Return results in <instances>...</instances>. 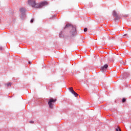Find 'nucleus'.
Segmentation results:
<instances>
[{"label":"nucleus","instance_id":"1","mask_svg":"<svg viewBox=\"0 0 131 131\" xmlns=\"http://www.w3.org/2000/svg\"><path fill=\"white\" fill-rule=\"evenodd\" d=\"M56 101H57V99H54L53 98H50L49 99V101L48 102V104L50 109H53V108H54V103H55V102H56Z\"/></svg>","mask_w":131,"mask_h":131},{"label":"nucleus","instance_id":"2","mask_svg":"<svg viewBox=\"0 0 131 131\" xmlns=\"http://www.w3.org/2000/svg\"><path fill=\"white\" fill-rule=\"evenodd\" d=\"M47 5H49V3H48V2L46 1H44L39 4H37V5H35V8H42V7H44V6H47Z\"/></svg>","mask_w":131,"mask_h":131},{"label":"nucleus","instance_id":"3","mask_svg":"<svg viewBox=\"0 0 131 131\" xmlns=\"http://www.w3.org/2000/svg\"><path fill=\"white\" fill-rule=\"evenodd\" d=\"M28 4L30 6H32L33 8H35V6H37V4L35 3V1L34 0H29L28 1Z\"/></svg>","mask_w":131,"mask_h":131},{"label":"nucleus","instance_id":"4","mask_svg":"<svg viewBox=\"0 0 131 131\" xmlns=\"http://www.w3.org/2000/svg\"><path fill=\"white\" fill-rule=\"evenodd\" d=\"M113 15L114 17H116V19H119V15H118V14H117L116 11H113Z\"/></svg>","mask_w":131,"mask_h":131},{"label":"nucleus","instance_id":"5","mask_svg":"<svg viewBox=\"0 0 131 131\" xmlns=\"http://www.w3.org/2000/svg\"><path fill=\"white\" fill-rule=\"evenodd\" d=\"M76 31V29L75 27L73 28L72 31H71V33L72 35H74L75 34V32Z\"/></svg>","mask_w":131,"mask_h":131},{"label":"nucleus","instance_id":"6","mask_svg":"<svg viewBox=\"0 0 131 131\" xmlns=\"http://www.w3.org/2000/svg\"><path fill=\"white\" fill-rule=\"evenodd\" d=\"M108 68V64H105L104 66L101 67V70L104 71L105 69H107Z\"/></svg>","mask_w":131,"mask_h":131},{"label":"nucleus","instance_id":"7","mask_svg":"<svg viewBox=\"0 0 131 131\" xmlns=\"http://www.w3.org/2000/svg\"><path fill=\"white\" fill-rule=\"evenodd\" d=\"M20 12L21 13V14H23V13H25V9H24L23 8H21L20 9Z\"/></svg>","mask_w":131,"mask_h":131},{"label":"nucleus","instance_id":"8","mask_svg":"<svg viewBox=\"0 0 131 131\" xmlns=\"http://www.w3.org/2000/svg\"><path fill=\"white\" fill-rule=\"evenodd\" d=\"M72 94L74 95L75 97H77V96H79V95L76 92H75V91H74L73 93H72Z\"/></svg>","mask_w":131,"mask_h":131},{"label":"nucleus","instance_id":"9","mask_svg":"<svg viewBox=\"0 0 131 131\" xmlns=\"http://www.w3.org/2000/svg\"><path fill=\"white\" fill-rule=\"evenodd\" d=\"M69 90L72 93L74 91V90H73V88L72 87L69 88Z\"/></svg>","mask_w":131,"mask_h":131},{"label":"nucleus","instance_id":"10","mask_svg":"<svg viewBox=\"0 0 131 131\" xmlns=\"http://www.w3.org/2000/svg\"><path fill=\"white\" fill-rule=\"evenodd\" d=\"M6 85H7V86H11V85H12V83H6Z\"/></svg>","mask_w":131,"mask_h":131},{"label":"nucleus","instance_id":"11","mask_svg":"<svg viewBox=\"0 0 131 131\" xmlns=\"http://www.w3.org/2000/svg\"><path fill=\"white\" fill-rule=\"evenodd\" d=\"M116 131H121V129H120V127H117L116 128Z\"/></svg>","mask_w":131,"mask_h":131},{"label":"nucleus","instance_id":"12","mask_svg":"<svg viewBox=\"0 0 131 131\" xmlns=\"http://www.w3.org/2000/svg\"><path fill=\"white\" fill-rule=\"evenodd\" d=\"M87 31H88V28H85L84 29V32H86Z\"/></svg>","mask_w":131,"mask_h":131},{"label":"nucleus","instance_id":"13","mask_svg":"<svg viewBox=\"0 0 131 131\" xmlns=\"http://www.w3.org/2000/svg\"><path fill=\"white\" fill-rule=\"evenodd\" d=\"M125 101H126V99H125V98H123L122 99V102L124 103V102H125Z\"/></svg>","mask_w":131,"mask_h":131},{"label":"nucleus","instance_id":"14","mask_svg":"<svg viewBox=\"0 0 131 131\" xmlns=\"http://www.w3.org/2000/svg\"><path fill=\"white\" fill-rule=\"evenodd\" d=\"M33 21H34V19L33 18H32L31 20V23H33Z\"/></svg>","mask_w":131,"mask_h":131},{"label":"nucleus","instance_id":"15","mask_svg":"<svg viewBox=\"0 0 131 131\" xmlns=\"http://www.w3.org/2000/svg\"><path fill=\"white\" fill-rule=\"evenodd\" d=\"M33 122H34L33 121H30V123H33Z\"/></svg>","mask_w":131,"mask_h":131},{"label":"nucleus","instance_id":"16","mask_svg":"<svg viewBox=\"0 0 131 131\" xmlns=\"http://www.w3.org/2000/svg\"><path fill=\"white\" fill-rule=\"evenodd\" d=\"M67 27H68V25H66L64 28H67Z\"/></svg>","mask_w":131,"mask_h":131},{"label":"nucleus","instance_id":"17","mask_svg":"<svg viewBox=\"0 0 131 131\" xmlns=\"http://www.w3.org/2000/svg\"><path fill=\"white\" fill-rule=\"evenodd\" d=\"M126 35H127V34H125L123 35V36H126Z\"/></svg>","mask_w":131,"mask_h":131},{"label":"nucleus","instance_id":"18","mask_svg":"<svg viewBox=\"0 0 131 131\" xmlns=\"http://www.w3.org/2000/svg\"><path fill=\"white\" fill-rule=\"evenodd\" d=\"M0 49L2 50V48H0Z\"/></svg>","mask_w":131,"mask_h":131},{"label":"nucleus","instance_id":"19","mask_svg":"<svg viewBox=\"0 0 131 131\" xmlns=\"http://www.w3.org/2000/svg\"><path fill=\"white\" fill-rule=\"evenodd\" d=\"M0 86H1V84H0Z\"/></svg>","mask_w":131,"mask_h":131}]
</instances>
